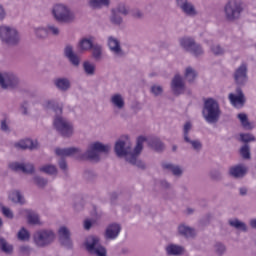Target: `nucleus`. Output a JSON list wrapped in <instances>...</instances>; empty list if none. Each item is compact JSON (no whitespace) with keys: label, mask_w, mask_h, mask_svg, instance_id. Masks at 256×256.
Segmentation results:
<instances>
[{"label":"nucleus","mask_w":256,"mask_h":256,"mask_svg":"<svg viewBox=\"0 0 256 256\" xmlns=\"http://www.w3.org/2000/svg\"><path fill=\"white\" fill-rule=\"evenodd\" d=\"M111 152V146L109 144H103L101 142H94L90 144L85 152L81 151V148L70 147V148H56L55 153L59 157H71L76 155V159L80 161H96L99 162V153L109 155Z\"/></svg>","instance_id":"f257e3e1"},{"label":"nucleus","mask_w":256,"mask_h":256,"mask_svg":"<svg viewBox=\"0 0 256 256\" xmlns=\"http://www.w3.org/2000/svg\"><path fill=\"white\" fill-rule=\"evenodd\" d=\"M145 141H147V138L139 136L133 152L131 145L121 138L115 142L114 153L116 154V157H119L120 159H123L124 157L125 161L130 165H133L138 169L145 170V163L139 159V155H141V152L143 151V143H145Z\"/></svg>","instance_id":"f03ea898"},{"label":"nucleus","mask_w":256,"mask_h":256,"mask_svg":"<svg viewBox=\"0 0 256 256\" xmlns=\"http://www.w3.org/2000/svg\"><path fill=\"white\" fill-rule=\"evenodd\" d=\"M46 109H51L56 113L53 120L54 129L62 137H71L73 135V125L61 116L63 114V106H60L56 101L50 100L46 102Z\"/></svg>","instance_id":"7ed1b4c3"},{"label":"nucleus","mask_w":256,"mask_h":256,"mask_svg":"<svg viewBox=\"0 0 256 256\" xmlns=\"http://www.w3.org/2000/svg\"><path fill=\"white\" fill-rule=\"evenodd\" d=\"M202 116L206 123L210 125L219 123V119H221V107L219 106V102L213 98L204 100Z\"/></svg>","instance_id":"20e7f679"},{"label":"nucleus","mask_w":256,"mask_h":256,"mask_svg":"<svg viewBox=\"0 0 256 256\" xmlns=\"http://www.w3.org/2000/svg\"><path fill=\"white\" fill-rule=\"evenodd\" d=\"M0 41L6 47H17L21 43V33L15 26L0 25Z\"/></svg>","instance_id":"39448f33"},{"label":"nucleus","mask_w":256,"mask_h":256,"mask_svg":"<svg viewBox=\"0 0 256 256\" xmlns=\"http://www.w3.org/2000/svg\"><path fill=\"white\" fill-rule=\"evenodd\" d=\"M224 19L229 23H235L241 19V15L245 8L243 7V2L241 0H228L223 8Z\"/></svg>","instance_id":"423d86ee"},{"label":"nucleus","mask_w":256,"mask_h":256,"mask_svg":"<svg viewBox=\"0 0 256 256\" xmlns=\"http://www.w3.org/2000/svg\"><path fill=\"white\" fill-rule=\"evenodd\" d=\"M52 15L57 23L69 25L75 22V12L71 11L69 6L64 4H56L52 8Z\"/></svg>","instance_id":"0eeeda50"},{"label":"nucleus","mask_w":256,"mask_h":256,"mask_svg":"<svg viewBox=\"0 0 256 256\" xmlns=\"http://www.w3.org/2000/svg\"><path fill=\"white\" fill-rule=\"evenodd\" d=\"M179 45L183 51H186V53H190L191 55H194V57H201V55H204L205 50H203V46L201 44L196 43L195 38L184 36L179 39Z\"/></svg>","instance_id":"6e6552de"},{"label":"nucleus","mask_w":256,"mask_h":256,"mask_svg":"<svg viewBox=\"0 0 256 256\" xmlns=\"http://www.w3.org/2000/svg\"><path fill=\"white\" fill-rule=\"evenodd\" d=\"M33 241L36 247L41 249L49 247L55 241V232L52 230H39L33 234Z\"/></svg>","instance_id":"1a4fd4ad"},{"label":"nucleus","mask_w":256,"mask_h":256,"mask_svg":"<svg viewBox=\"0 0 256 256\" xmlns=\"http://www.w3.org/2000/svg\"><path fill=\"white\" fill-rule=\"evenodd\" d=\"M84 245L90 255L107 256V248L101 245L99 237L97 236H89Z\"/></svg>","instance_id":"9d476101"},{"label":"nucleus","mask_w":256,"mask_h":256,"mask_svg":"<svg viewBox=\"0 0 256 256\" xmlns=\"http://www.w3.org/2000/svg\"><path fill=\"white\" fill-rule=\"evenodd\" d=\"M193 129V124L191 122H186L183 126L182 130V137L185 143L187 145H191V148L193 151H196V153H199L201 149H203V143H201V140H192L189 136V133H191V130Z\"/></svg>","instance_id":"9b49d317"},{"label":"nucleus","mask_w":256,"mask_h":256,"mask_svg":"<svg viewBox=\"0 0 256 256\" xmlns=\"http://www.w3.org/2000/svg\"><path fill=\"white\" fill-rule=\"evenodd\" d=\"M19 77L13 72H0L1 89H17L19 87Z\"/></svg>","instance_id":"f8f14e48"},{"label":"nucleus","mask_w":256,"mask_h":256,"mask_svg":"<svg viewBox=\"0 0 256 256\" xmlns=\"http://www.w3.org/2000/svg\"><path fill=\"white\" fill-rule=\"evenodd\" d=\"M58 241L61 247L65 249H73V240L71 239V231L67 226H61L58 229Z\"/></svg>","instance_id":"ddd939ff"},{"label":"nucleus","mask_w":256,"mask_h":256,"mask_svg":"<svg viewBox=\"0 0 256 256\" xmlns=\"http://www.w3.org/2000/svg\"><path fill=\"white\" fill-rule=\"evenodd\" d=\"M170 89L175 97H179L185 93V81L183 80V76L181 74H176L172 78Z\"/></svg>","instance_id":"4468645a"},{"label":"nucleus","mask_w":256,"mask_h":256,"mask_svg":"<svg viewBox=\"0 0 256 256\" xmlns=\"http://www.w3.org/2000/svg\"><path fill=\"white\" fill-rule=\"evenodd\" d=\"M176 5L188 17H197L199 15V11L189 0H176Z\"/></svg>","instance_id":"2eb2a0df"},{"label":"nucleus","mask_w":256,"mask_h":256,"mask_svg":"<svg viewBox=\"0 0 256 256\" xmlns=\"http://www.w3.org/2000/svg\"><path fill=\"white\" fill-rule=\"evenodd\" d=\"M107 45L111 53L116 57H125V51L121 48V41L114 36H109L107 40Z\"/></svg>","instance_id":"dca6fc26"},{"label":"nucleus","mask_w":256,"mask_h":256,"mask_svg":"<svg viewBox=\"0 0 256 256\" xmlns=\"http://www.w3.org/2000/svg\"><path fill=\"white\" fill-rule=\"evenodd\" d=\"M234 81L239 87H244V85L247 84V81H249V77L247 76V66L242 65L236 69L234 72Z\"/></svg>","instance_id":"f3484780"},{"label":"nucleus","mask_w":256,"mask_h":256,"mask_svg":"<svg viewBox=\"0 0 256 256\" xmlns=\"http://www.w3.org/2000/svg\"><path fill=\"white\" fill-rule=\"evenodd\" d=\"M9 167L12 171H22L26 175H33L35 173V165L31 163H19V162H12L9 164Z\"/></svg>","instance_id":"a211bd4d"},{"label":"nucleus","mask_w":256,"mask_h":256,"mask_svg":"<svg viewBox=\"0 0 256 256\" xmlns=\"http://www.w3.org/2000/svg\"><path fill=\"white\" fill-rule=\"evenodd\" d=\"M119 233H121V225L117 223H112L107 226L104 237L109 241H113L119 237Z\"/></svg>","instance_id":"6ab92c4d"},{"label":"nucleus","mask_w":256,"mask_h":256,"mask_svg":"<svg viewBox=\"0 0 256 256\" xmlns=\"http://www.w3.org/2000/svg\"><path fill=\"white\" fill-rule=\"evenodd\" d=\"M237 95L230 93L229 100L234 105V107H243L245 105V94H243V90L241 87L236 88Z\"/></svg>","instance_id":"aec40b11"},{"label":"nucleus","mask_w":256,"mask_h":256,"mask_svg":"<svg viewBox=\"0 0 256 256\" xmlns=\"http://www.w3.org/2000/svg\"><path fill=\"white\" fill-rule=\"evenodd\" d=\"M178 235L184 237V239H195V237H197V232L194 228L188 225L180 224L178 226Z\"/></svg>","instance_id":"412c9836"},{"label":"nucleus","mask_w":256,"mask_h":256,"mask_svg":"<svg viewBox=\"0 0 256 256\" xmlns=\"http://www.w3.org/2000/svg\"><path fill=\"white\" fill-rule=\"evenodd\" d=\"M14 147H16V149H21L22 151L27 149L30 151H35V149H39V143L31 139H25L15 143Z\"/></svg>","instance_id":"4be33fe9"},{"label":"nucleus","mask_w":256,"mask_h":256,"mask_svg":"<svg viewBox=\"0 0 256 256\" xmlns=\"http://www.w3.org/2000/svg\"><path fill=\"white\" fill-rule=\"evenodd\" d=\"M64 57L72 63V65H79L81 58L73 51V46L67 44L64 48Z\"/></svg>","instance_id":"5701e85b"},{"label":"nucleus","mask_w":256,"mask_h":256,"mask_svg":"<svg viewBox=\"0 0 256 256\" xmlns=\"http://www.w3.org/2000/svg\"><path fill=\"white\" fill-rule=\"evenodd\" d=\"M166 255L167 256H181L185 255V247L179 244H168L165 247Z\"/></svg>","instance_id":"b1692460"},{"label":"nucleus","mask_w":256,"mask_h":256,"mask_svg":"<svg viewBox=\"0 0 256 256\" xmlns=\"http://www.w3.org/2000/svg\"><path fill=\"white\" fill-rule=\"evenodd\" d=\"M161 167L164 171H171L172 175L174 177H182L183 176V168L179 165H175L173 163L169 162H163L161 164Z\"/></svg>","instance_id":"393cba45"},{"label":"nucleus","mask_w":256,"mask_h":256,"mask_svg":"<svg viewBox=\"0 0 256 256\" xmlns=\"http://www.w3.org/2000/svg\"><path fill=\"white\" fill-rule=\"evenodd\" d=\"M228 173L234 179H243L247 175V168L243 165H236L231 167Z\"/></svg>","instance_id":"a878e982"},{"label":"nucleus","mask_w":256,"mask_h":256,"mask_svg":"<svg viewBox=\"0 0 256 256\" xmlns=\"http://www.w3.org/2000/svg\"><path fill=\"white\" fill-rule=\"evenodd\" d=\"M95 38L93 36L82 38L78 43V49L80 51H91Z\"/></svg>","instance_id":"bb28decb"},{"label":"nucleus","mask_w":256,"mask_h":256,"mask_svg":"<svg viewBox=\"0 0 256 256\" xmlns=\"http://www.w3.org/2000/svg\"><path fill=\"white\" fill-rule=\"evenodd\" d=\"M110 103L115 107L116 109H125V99L123 98V95L117 93L111 96Z\"/></svg>","instance_id":"cd10ccee"},{"label":"nucleus","mask_w":256,"mask_h":256,"mask_svg":"<svg viewBox=\"0 0 256 256\" xmlns=\"http://www.w3.org/2000/svg\"><path fill=\"white\" fill-rule=\"evenodd\" d=\"M148 146L157 151V153H161L165 149V144L159 138H152L148 140Z\"/></svg>","instance_id":"c85d7f7f"},{"label":"nucleus","mask_w":256,"mask_h":256,"mask_svg":"<svg viewBox=\"0 0 256 256\" xmlns=\"http://www.w3.org/2000/svg\"><path fill=\"white\" fill-rule=\"evenodd\" d=\"M55 85L59 91H69L71 89V81L67 78H58L55 80Z\"/></svg>","instance_id":"c756f323"},{"label":"nucleus","mask_w":256,"mask_h":256,"mask_svg":"<svg viewBox=\"0 0 256 256\" xmlns=\"http://www.w3.org/2000/svg\"><path fill=\"white\" fill-rule=\"evenodd\" d=\"M92 51V57L95 59V61H101L103 59V45L99 43H94V45L91 48Z\"/></svg>","instance_id":"7c9ffc66"},{"label":"nucleus","mask_w":256,"mask_h":256,"mask_svg":"<svg viewBox=\"0 0 256 256\" xmlns=\"http://www.w3.org/2000/svg\"><path fill=\"white\" fill-rule=\"evenodd\" d=\"M229 225L230 227H234V229H237L238 231H243V233H247L248 231L247 224L237 218L229 220Z\"/></svg>","instance_id":"2f4dec72"},{"label":"nucleus","mask_w":256,"mask_h":256,"mask_svg":"<svg viewBox=\"0 0 256 256\" xmlns=\"http://www.w3.org/2000/svg\"><path fill=\"white\" fill-rule=\"evenodd\" d=\"M32 181L36 187L39 189H45L47 185H49V180L43 176L35 175L32 178Z\"/></svg>","instance_id":"473e14b6"},{"label":"nucleus","mask_w":256,"mask_h":256,"mask_svg":"<svg viewBox=\"0 0 256 256\" xmlns=\"http://www.w3.org/2000/svg\"><path fill=\"white\" fill-rule=\"evenodd\" d=\"M0 251L6 255L13 253V245L9 244L4 237H0Z\"/></svg>","instance_id":"72a5a7b5"},{"label":"nucleus","mask_w":256,"mask_h":256,"mask_svg":"<svg viewBox=\"0 0 256 256\" xmlns=\"http://www.w3.org/2000/svg\"><path fill=\"white\" fill-rule=\"evenodd\" d=\"M210 53L214 55L215 57H223L225 55L226 51L221 44H212L210 46Z\"/></svg>","instance_id":"f704fd0d"},{"label":"nucleus","mask_w":256,"mask_h":256,"mask_svg":"<svg viewBox=\"0 0 256 256\" xmlns=\"http://www.w3.org/2000/svg\"><path fill=\"white\" fill-rule=\"evenodd\" d=\"M9 199L12 203H19L20 205H23L25 203V198L21 194L20 191L15 190L9 195Z\"/></svg>","instance_id":"c9c22d12"},{"label":"nucleus","mask_w":256,"mask_h":256,"mask_svg":"<svg viewBox=\"0 0 256 256\" xmlns=\"http://www.w3.org/2000/svg\"><path fill=\"white\" fill-rule=\"evenodd\" d=\"M197 75V71L191 67H187L184 73V77L188 83H194L195 79H197Z\"/></svg>","instance_id":"e433bc0d"},{"label":"nucleus","mask_w":256,"mask_h":256,"mask_svg":"<svg viewBox=\"0 0 256 256\" xmlns=\"http://www.w3.org/2000/svg\"><path fill=\"white\" fill-rule=\"evenodd\" d=\"M41 173H45L46 175H57V167L53 164H46L39 168Z\"/></svg>","instance_id":"4c0bfd02"},{"label":"nucleus","mask_w":256,"mask_h":256,"mask_svg":"<svg viewBox=\"0 0 256 256\" xmlns=\"http://www.w3.org/2000/svg\"><path fill=\"white\" fill-rule=\"evenodd\" d=\"M90 7L93 9H101V7H109V0H90Z\"/></svg>","instance_id":"58836bf2"},{"label":"nucleus","mask_w":256,"mask_h":256,"mask_svg":"<svg viewBox=\"0 0 256 256\" xmlns=\"http://www.w3.org/2000/svg\"><path fill=\"white\" fill-rule=\"evenodd\" d=\"M110 22L112 25H122L123 24V17L119 15L115 10L111 11V16H110Z\"/></svg>","instance_id":"ea45409f"},{"label":"nucleus","mask_w":256,"mask_h":256,"mask_svg":"<svg viewBox=\"0 0 256 256\" xmlns=\"http://www.w3.org/2000/svg\"><path fill=\"white\" fill-rule=\"evenodd\" d=\"M238 119L240 120L244 129H249V130L253 129V127L251 126V122H249V118L247 117V114L245 113L238 114Z\"/></svg>","instance_id":"a19ab883"},{"label":"nucleus","mask_w":256,"mask_h":256,"mask_svg":"<svg viewBox=\"0 0 256 256\" xmlns=\"http://www.w3.org/2000/svg\"><path fill=\"white\" fill-rule=\"evenodd\" d=\"M34 32L38 39H46L47 35H49L47 27H37Z\"/></svg>","instance_id":"79ce46f5"},{"label":"nucleus","mask_w":256,"mask_h":256,"mask_svg":"<svg viewBox=\"0 0 256 256\" xmlns=\"http://www.w3.org/2000/svg\"><path fill=\"white\" fill-rule=\"evenodd\" d=\"M240 155L244 159H251V147L249 146V144H244L240 148Z\"/></svg>","instance_id":"37998d69"},{"label":"nucleus","mask_w":256,"mask_h":256,"mask_svg":"<svg viewBox=\"0 0 256 256\" xmlns=\"http://www.w3.org/2000/svg\"><path fill=\"white\" fill-rule=\"evenodd\" d=\"M46 28L48 35H53V37H59V35H61V29H59L55 24H49Z\"/></svg>","instance_id":"c03bdc74"},{"label":"nucleus","mask_w":256,"mask_h":256,"mask_svg":"<svg viewBox=\"0 0 256 256\" xmlns=\"http://www.w3.org/2000/svg\"><path fill=\"white\" fill-rule=\"evenodd\" d=\"M240 141L242 143H245V145H248V143H252L253 141H256V138L253 134H240Z\"/></svg>","instance_id":"a18cd8bd"},{"label":"nucleus","mask_w":256,"mask_h":256,"mask_svg":"<svg viewBox=\"0 0 256 256\" xmlns=\"http://www.w3.org/2000/svg\"><path fill=\"white\" fill-rule=\"evenodd\" d=\"M28 223L30 225H39V215L33 212L28 213L27 215Z\"/></svg>","instance_id":"49530a36"},{"label":"nucleus","mask_w":256,"mask_h":256,"mask_svg":"<svg viewBox=\"0 0 256 256\" xmlns=\"http://www.w3.org/2000/svg\"><path fill=\"white\" fill-rule=\"evenodd\" d=\"M150 92L152 93V95H154V97H159V96L163 95V86L152 85L150 88Z\"/></svg>","instance_id":"de8ad7c7"},{"label":"nucleus","mask_w":256,"mask_h":256,"mask_svg":"<svg viewBox=\"0 0 256 256\" xmlns=\"http://www.w3.org/2000/svg\"><path fill=\"white\" fill-rule=\"evenodd\" d=\"M112 11H115L119 15H129V10L125 7V4H119L115 9H112Z\"/></svg>","instance_id":"09e8293b"},{"label":"nucleus","mask_w":256,"mask_h":256,"mask_svg":"<svg viewBox=\"0 0 256 256\" xmlns=\"http://www.w3.org/2000/svg\"><path fill=\"white\" fill-rule=\"evenodd\" d=\"M29 231H27V229L25 228H21L20 231L18 232V239L20 241H29Z\"/></svg>","instance_id":"8fccbe9b"},{"label":"nucleus","mask_w":256,"mask_h":256,"mask_svg":"<svg viewBox=\"0 0 256 256\" xmlns=\"http://www.w3.org/2000/svg\"><path fill=\"white\" fill-rule=\"evenodd\" d=\"M214 249L215 253H217L219 256L224 255L225 251H227V247H225L221 242H217L214 246Z\"/></svg>","instance_id":"3c124183"},{"label":"nucleus","mask_w":256,"mask_h":256,"mask_svg":"<svg viewBox=\"0 0 256 256\" xmlns=\"http://www.w3.org/2000/svg\"><path fill=\"white\" fill-rule=\"evenodd\" d=\"M210 178L213 181H221V179H223V174L221 173V171L214 169L210 172Z\"/></svg>","instance_id":"603ef678"},{"label":"nucleus","mask_w":256,"mask_h":256,"mask_svg":"<svg viewBox=\"0 0 256 256\" xmlns=\"http://www.w3.org/2000/svg\"><path fill=\"white\" fill-rule=\"evenodd\" d=\"M83 177L84 179H86V181H93L94 179H96L97 174H95V172L91 170H86L84 171Z\"/></svg>","instance_id":"864d4df0"},{"label":"nucleus","mask_w":256,"mask_h":256,"mask_svg":"<svg viewBox=\"0 0 256 256\" xmlns=\"http://www.w3.org/2000/svg\"><path fill=\"white\" fill-rule=\"evenodd\" d=\"M1 211L4 215V217H7V219H13L14 215H13V211H11V209H9L8 207L2 206Z\"/></svg>","instance_id":"5fc2aeb1"},{"label":"nucleus","mask_w":256,"mask_h":256,"mask_svg":"<svg viewBox=\"0 0 256 256\" xmlns=\"http://www.w3.org/2000/svg\"><path fill=\"white\" fill-rule=\"evenodd\" d=\"M83 69L86 75H95V65H84Z\"/></svg>","instance_id":"6e6d98bb"},{"label":"nucleus","mask_w":256,"mask_h":256,"mask_svg":"<svg viewBox=\"0 0 256 256\" xmlns=\"http://www.w3.org/2000/svg\"><path fill=\"white\" fill-rule=\"evenodd\" d=\"M134 19H143V12L139 9H135L131 13Z\"/></svg>","instance_id":"4d7b16f0"},{"label":"nucleus","mask_w":256,"mask_h":256,"mask_svg":"<svg viewBox=\"0 0 256 256\" xmlns=\"http://www.w3.org/2000/svg\"><path fill=\"white\" fill-rule=\"evenodd\" d=\"M0 129L1 131H3L4 133H9V131H11V129H9V125H7V120H2L0 123Z\"/></svg>","instance_id":"13d9d810"},{"label":"nucleus","mask_w":256,"mask_h":256,"mask_svg":"<svg viewBox=\"0 0 256 256\" xmlns=\"http://www.w3.org/2000/svg\"><path fill=\"white\" fill-rule=\"evenodd\" d=\"M20 253L22 255H26V256L31 255V247H29V246H20Z\"/></svg>","instance_id":"bf43d9fd"},{"label":"nucleus","mask_w":256,"mask_h":256,"mask_svg":"<svg viewBox=\"0 0 256 256\" xmlns=\"http://www.w3.org/2000/svg\"><path fill=\"white\" fill-rule=\"evenodd\" d=\"M58 165L60 169H62V171H67V161L65 160V158H61L58 162Z\"/></svg>","instance_id":"052dcab7"},{"label":"nucleus","mask_w":256,"mask_h":256,"mask_svg":"<svg viewBox=\"0 0 256 256\" xmlns=\"http://www.w3.org/2000/svg\"><path fill=\"white\" fill-rule=\"evenodd\" d=\"M249 193V189L247 187H240L239 188V196L240 197H245Z\"/></svg>","instance_id":"680f3d73"},{"label":"nucleus","mask_w":256,"mask_h":256,"mask_svg":"<svg viewBox=\"0 0 256 256\" xmlns=\"http://www.w3.org/2000/svg\"><path fill=\"white\" fill-rule=\"evenodd\" d=\"M91 227H93V223L91 222V220H85L84 221V229H86V231H89V229H91Z\"/></svg>","instance_id":"e2e57ef3"},{"label":"nucleus","mask_w":256,"mask_h":256,"mask_svg":"<svg viewBox=\"0 0 256 256\" xmlns=\"http://www.w3.org/2000/svg\"><path fill=\"white\" fill-rule=\"evenodd\" d=\"M6 13H5V8H3L2 5H0V21H3V19H5L6 17Z\"/></svg>","instance_id":"0e129e2a"},{"label":"nucleus","mask_w":256,"mask_h":256,"mask_svg":"<svg viewBox=\"0 0 256 256\" xmlns=\"http://www.w3.org/2000/svg\"><path fill=\"white\" fill-rule=\"evenodd\" d=\"M161 187H163L164 189H171V184L169 182H167L166 180H162Z\"/></svg>","instance_id":"69168bd1"},{"label":"nucleus","mask_w":256,"mask_h":256,"mask_svg":"<svg viewBox=\"0 0 256 256\" xmlns=\"http://www.w3.org/2000/svg\"><path fill=\"white\" fill-rule=\"evenodd\" d=\"M21 109H22V113L24 115H29V112L27 111V102H24L22 105H21Z\"/></svg>","instance_id":"338daca9"},{"label":"nucleus","mask_w":256,"mask_h":256,"mask_svg":"<svg viewBox=\"0 0 256 256\" xmlns=\"http://www.w3.org/2000/svg\"><path fill=\"white\" fill-rule=\"evenodd\" d=\"M250 227H252V229H256V219H252L250 221Z\"/></svg>","instance_id":"774afa93"}]
</instances>
